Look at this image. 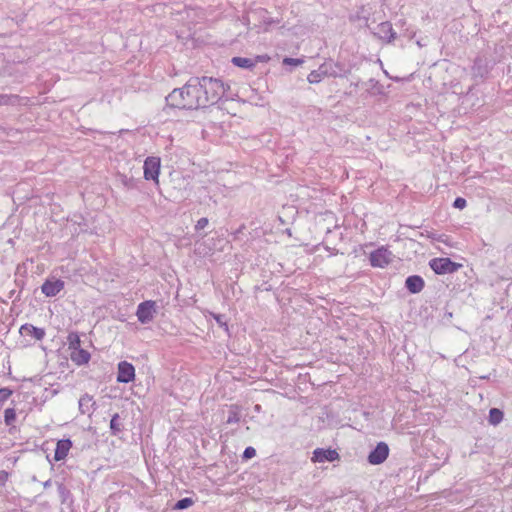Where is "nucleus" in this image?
<instances>
[{"label":"nucleus","instance_id":"obj_10","mask_svg":"<svg viewBox=\"0 0 512 512\" xmlns=\"http://www.w3.org/2000/svg\"><path fill=\"white\" fill-rule=\"evenodd\" d=\"M360 86L365 88L366 94L373 96L381 94L383 90V86L374 78L365 82L357 81L350 84V87L354 88H359Z\"/></svg>","mask_w":512,"mask_h":512},{"label":"nucleus","instance_id":"obj_1","mask_svg":"<svg viewBox=\"0 0 512 512\" xmlns=\"http://www.w3.org/2000/svg\"><path fill=\"white\" fill-rule=\"evenodd\" d=\"M225 91V85L220 79L192 77L183 87L173 89L165 100L170 108L197 110L217 103Z\"/></svg>","mask_w":512,"mask_h":512},{"label":"nucleus","instance_id":"obj_25","mask_svg":"<svg viewBox=\"0 0 512 512\" xmlns=\"http://www.w3.org/2000/svg\"><path fill=\"white\" fill-rule=\"evenodd\" d=\"M16 420V411L14 408H7L4 412V421L7 426H11Z\"/></svg>","mask_w":512,"mask_h":512},{"label":"nucleus","instance_id":"obj_23","mask_svg":"<svg viewBox=\"0 0 512 512\" xmlns=\"http://www.w3.org/2000/svg\"><path fill=\"white\" fill-rule=\"evenodd\" d=\"M240 421V415L237 407L232 406L229 410V415L226 420L227 424H234Z\"/></svg>","mask_w":512,"mask_h":512},{"label":"nucleus","instance_id":"obj_14","mask_svg":"<svg viewBox=\"0 0 512 512\" xmlns=\"http://www.w3.org/2000/svg\"><path fill=\"white\" fill-rule=\"evenodd\" d=\"M72 447V441L70 439H61L56 443L54 452V460L61 461L66 458L70 448Z\"/></svg>","mask_w":512,"mask_h":512},{"label":"nucleus","instance_id":"obj_5","mask_svg":"<svg viewBox=\"0 0 512 512\" xmlns=\"http://www.w3.org/2000/svg\"><path fill=\"white\" fill-rule=\"evenodd\" d=\"M392 260V252L384 247H381L370 254V262L374 267L383 268L391 263Z\"/></svg>","mask_w":512,"mask_h":512},{"label":"nucleus","instance_id":"obj_31","mask_svg":"<svg viewBox=\"0 0 512 512\" xmlns=\"http://www.w3.org/2000/svg\"><path fill=\"white\" fill-rule=\"evenodd\" d=\"M302 62H303V60H301V59L289 58V57H286L283 60L284 64L294 65V66L300 65Z\"/></svg>","mask_w":512,"mask_h":512},{"label":"nucleus","instance_id":"obj_11","mask_svg":"<svg viewBox=\"0 0 512 512\" xmlns=\"http://www.w3.org/2000/svg\"><path fill=\"white\" fill-rule=\"evenodd\" d=\"M64 288V282L60 279L46 280L41 286L42 293L47 297L56 296Z\"/></svg>","mask_w":512,"mask_h":512},{"label":"nucleus","instance_id":"obj_6","mask_svg":"<svg viewBox=\"0 0 512 512\" xmlns=\"http://www.w3.org/2000/svg\"><path fill=\"white\" fill-rule=\"evenodd\" d=\"M144 178L146 180H153L158 183V177L160 173V158L158 157H147L144 161Z\"/></svg>","mask_w":512,"mask_h":512},{"label":"nucleus","instance_id":"obj_32","mask_svg":"<svg viewBox=\"0 0 512 512\" xmlns=\"http://www.w3.org/2000/svg\"><path fill=\"white\" fill-rule=\"evenodd\" d=\"M8 476H9L8 472H6L4 470L0 471V486L5 484V482L8 479Z\"/></svg>","mask_w":512,"mask_h":512},{"label":"nucleus","instance_id":"obj_35","mask_svg":"<svg viewBox=\"0 0 512 512\" xmlns=\"http://www.w3.org/2000/svg\"><path fill=\"white\" fill-rule=\"evenodd\" d=\"M344 95H345L346 97H351V96H353V95H354V92H353V91H345V92H344Z\"/></svg>","mask_w":512,"mask_h":512},{"label":"nucleus","instance_id":"obj_2","mask_svg":"<svg viewBox=\"0 0 512 512\" xmlns=\"http://www.w3.org/2000/svg\"><path fill=\"white\" fill-rule=\"evenodd\" d=\"M350 74V69L339 62H333L332 60L326 61L321 64L317 70L311 71L308 75L307 80L311 84L321 82L323 77H347Z\"/></svg>","mask_w":512,"mask_h":512},{"label":"nucleus","instance_id":"obj_3","mask_svg":"<svg viewBox=\"0 0 512 512\" xmlns=\"http://www.w3.org/2000/svg\"><path fill=\"white\" fill-rule=\"evenodd\" d=\"M430 268L439 275L456 272L461 264L453 262L450 258H434L429 262Z\"/></svg>","mask_w":512,"mask_h":512},{"label":"nucleus","instance_id":"obj_17","mask_svg":"<svg viewBox=\"0 0 512 512\" xmlns=\"http://www.w3.org/2000/svg\"><path fill=\"white\" fill-rule=\"evenodd\" d=\"M95 404L96 403L93 400L92 396H90L88 394H84L79 399V410L81 411L82 414H90L94 411Z\"/></svg>","mask_w":512,"mask_h":512},{"label":"nucleus","instance_id":"obj_15","mask_svg":"<svg viewBox=\"0 0 512 512\" xmlns=\"http://www.w3.org/2000/svg\"><path fill=\"white\" fill-rule=\"evenodd\" d=\"M375 34L380 39L385 40L388 43L392 42L395 39L396 35L390 22L380 23L377 27V32Z\"/></svg>","mask_w":512,"mask_h":512},{"label":"nucleus","instance_id":"obj_29","mask_svg":"<svg viewBox=\"0 0 512 512\" xmlns=\"http://www.w3.org/2000/svg\"><path fill=\"white\" fill-rule=\"evenodd\" d=\"M12 395V390L9 388H1L0 389V403L7 400Z\"/></svg>","mask_w":512,"mask_h":512},{"label":"nucleus","instance_id":"obj_34","mask_svg":"<svg viewBox=\"0 0 512 512\" xmlns=\"http://www.w3.org/2000/svg\"><path fill=\"white\" fill-rule=\"evenodd\" d=\"M9 103V96L0 94V105H7Z\"/></svg>","mask_w":512,"mask_h":512},{"label":"nucleus","instance_id":"obj_8","mask_svg":"<svg viewBox=\"0 0 512 512\" xmlns=\"http://www.w3.org/2000/svg\"><path fill=\"white\" fill-rule=\"evenodd\" d=\"M389 455V447L385 442H379L376 447L369 453L368 462L373 465L383 463Z\"/></svg>","mask_w":512,"mask_h":512},{"label":"nucleus","instance_id":"obj_27","mask_svg":"<svg viewBox=\"0 0 512 512\" xmlns=\"http://www.w3.org/2000/svg\"><path fill=\"white\" fill-rule=\"evenodd\" d=\"M255 455H256V450L253 447L249 446V447L245 448L242 458L244 460H249V459L253 458Z\"/></svg>","mask_w":512,"mask_h":512},{"label":"nucleus","instance_id":"obj_22","mask_svg":"<svg viewBox=\"0 0 512 512\" xmlns=\"http://www.w3.org/2000/svg\"><path fill=\"white\" fill-rule=\"evenodd\" d=\"M67 339L71 351L81 347L80 337L76 332L69 333Z\"/></svg>","mask_w":512,"mask_h":512},{"label":"nucleus","instance_id":"obj_33","mask_svg":"<svg viewBox=\"0 0 512 512\" xmlns=\"http://www.w3.org/2000/svg\"><path fill=\"white\" fill-rule=\"evenodd\" d=\"M214 319L216 320V322L220 325V326H226V323L223 321V316L220 315V314H214L213 315Z\"/></svg>","mask_w":512,"mask_h":512},{"label":"nucleus","instance_id":"obj_37","mask_svg":"<svg viewBox=\"0 0 512 512\" xmlns=\"http://www.w3.org/2000/svg\"><path fill=\"white\" fill-rule=\"evenodd\" d=\"M50 486H51V480H48V481H46V482L44 483V487H45V488H48V487H50Z\"/></svg>","mask_w":512,"mask_h":512},{"label":"nucleus","instance_id":"obj_38","mask_svg":"<svg viewBox=\"0 0 512 512\" xmlns=\"http://www.w3.org/2000/svg\"><path fill=\"white\" fill-rule=\"evenodd\" d=\"M265 23H266L267 25H271L272 23H274V21H273L272 19H269L268 21H265Z\"/></svg>","mask_w":512,"mask_h":512},{"label":"nucleus","instance_id":"obj_28","mask_svg":"<svg viewBox=\"0 0 512 512\" xmlns=\"http://www.w3.org/2000/svg\"><path fill=\"white\" fill-rule=\"evenodd\" d=\"M466 205H467V202H466V200H465L464 198H462V197H457V198L454 200V202H453V207H454V208H457V209H460V210L464 209V208L466 207Z\"/></svg>","mask_w":512,"mask_h":512},{"label":"nucleus","instance_id":"obj_18","mask_svg":"<svg viewBox=\"0 0 512 512\" xmlns=\"http://www.w3.org/2000/svg\"><path fill=\"white\" fill-rule=\"evenodd\" d=\"M231 62L233 65H235L237 67L245 68V69H252L256 65L257 61H255L251 58L236 56L231 59Z\"/></svg>","mask_w":512,"mask_h":512},{"label":"nucleus","instance_id":"obj_20","mask_svg":"<svg viewBox=\"0 0 512 512\" xmlns=\"http://www.w3.org/2000/svg\"><path fill=\"white\" fill-rule=\"evenodd\" d=\"M503 419V412L498 408H492L489 411V422L493 425L499 424Z\"/></svg>","mask_w":512,"mask_h":512},{"label":"nucleus","instance_id":"obj_36","mask_svg":"<svg viewBox=\"0 0 512 512\" xmlns=\"http://www.w3.org/2000/svg\"><path fill=\"white\" fill-rule=\"evenodd\" d=\"M258 61H264L265 59H268L267 56H258L257 57Z\"/></svg>","mask_w":512,"mask_h":512},{"label":"nucleus","instance_id":"obj_12","mask_svg":"<svg viewBox=\"0 0 512 512\" xmlns=\"http://www.w3.org/2000/svg\"><path fill=\"white\" fill-rule=\"evenodd\" d=\"M424 286L425 282L423 278L419 275L408 276L405 280V287L412 294H417L421 292Z\"/></svg>","mask_w":512,"mask_h":512},{"label":"nucleus","instance_id":"obj_21","mask_svg":"<svg viewBox=\"0 0 512 512\" xmlns=\"http://www.w3.org/2000/svg\"><path fill=\"white\" fill-rule=\"evenodd\" d=\"M194 504V500L190 497H185L178 500L174 506L173 510H185L191 507Z\"/></svg>","mask_w":512,"mask_h":512},{"label":"nucleus","instance_id":"obj_4","mask_svg":"<svg viewBox=\"0 0 512 512\" xmlns=\"http://www.w3.org/2000/svg\"><path fill=\"white\" fill-rule=\"evenodd\" d=\"M156 303L152 300L141 302L137 307L136 316L142 324H147L153 320Z\"/></svg>","mask_w":512,"mask_h":512},{"label":"nucleus","instance_id":"obj_16","mask_svg":"<svg viewBox=\"0 0 512 512\" xmlns=\"http://www.w3.org/2000/svg\"><path fill=\"white\" fill-rule=\"evenodd\" d=\"M70 358L75 364L84 365L89 362L91 356L87 350L80 347L71 351Z\"/></svg>","mask_w":512,"mask_h":512},{"label":"nucleus","instance_id":"obj_24","mask_svg":"<svg viewBox=\"0 0 512 512\" xmlns=\"http://www.w3.org/2000/svg\"><path fill=\"white\" fill-rule=\"evenodd\" d=\"M57 490L61 498V502L65 503L71 495L70 490L63 483L57 484Z\"/></svg>","mask_w":512,"mask_h":512},{"label":"nucleus","instance_id":"obj_30","mask_svg":"<svg viewBox=\"0 0 512 512\" xmlns=\"http://www.w3.org/2000/svg\"><path fill=\"white\" fill-rule=\"evenodd\" d=\"M208 223H209L208 218H206V217H202V218H200V219L197 221V223H196V225H195V229H196L197 231L202 230V229H204V228L208 225Z\"/></svg>","mask_w":512,"mask_h":512},{"label":"nucleus","instance_id":"obj_26","mask_svg":"<svg viewBox=\"0 0 512 512\" xmlns=\"http://www.w3.org/2000/svg\"><path fill=\"white\" fill-rule=\"evenodd\" d=\"M119 180L121 184L127 189H133L136 187V183L133 177H127L126 175H120Z\"/></svg>","mask_w":512,"mask_h":512},{"label":"nucleus","instance_id":"obj_7","mask_svg":"<svg viewBox=\"0 0 512 512\" xmlns=\"http://www.w3.org/2000/svg\"><path fill=\"white\" fill-rule=\"evenodd\" d=\"M135 379V368L134 366L127 362L121 361L118 363V371H117V382L119 383H130Z\"/></svg>","mask_w":512,"mask_h":512},{"label":"nucleus","instance_id":"obj_13","mask_svg":"<svg viewBox=\"0 0 512 512\" xmlns=\"http://www.w3.org/2000/svg\"><path fill=\"white\" fill-rule=\"evenodd\" d=\"M19 332L22 336H30L38 341L42 340L46 334L43 328H38L28 323L22 325Z\"/></svg>","mask_w":512,"mask_h":512},{"label":"nucleus","instance_id":"obj_9","mask_svg":"<svg viewBox=\"0 0 512 512\" xmlns=\"http://www.w3.org/2000/svg\"><path fill=\"white\" fill-rule=\"evenodd\" d=\"M339 459V454L334 449L317 448L313 451L312 461L318 463L333 462Z\"/></svg>","mask_w":512,"mask_h":512},{"label":"nucleus","instance_id":"obj_19","mask_svg":"<svg viewBox=\"0 0 512 512\" xmlns=\"http://www.w3.org/2000/svg\"><path fill=\"white\" fill-rule=\"evenodd\" d=\"M110 430L111 434L116 436L123 430V424L120 422V417L118 413H115L110 420Z\"/></svg>","mask_w":512,"mask_h":512}]
</instances>
